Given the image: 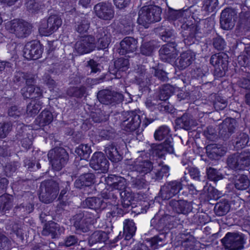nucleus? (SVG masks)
I'll return each instance as SVG.
<instances>
[{
  "label": "nucleus",
  "mask_w": 250,
  "mask_h": 250,
  "mask_svg": "<svg viewBox=\"0 0 250 250\" xmlns=\"http://www.w3.org/2000/svg\"><path fill=\"white\" fill-rule=\"evenodd\" d=\"M37 76L36 74L29 72L18 71L15 72L13 78V83L22 86L25 84L26 87L21 89V93L25 98H29L36 100L42 96V91L40 87L35 86Z\"/></svg>",
  "instance_id": "f257e3e1"
},
{
  "label": "nucleus",
  "mask_w": 250,
  "mask_h": 250,
  "mask_svg": "<svg viewBox=\"0 0 250 250\" xmlns=\"http://www.w3.org/2000/svg\"><path fill=\"white\" fill-rule=\"evenodd\" d=\"M154 137L156 141L165 140L161 144L151 145L153 154L159 158H162L167 153L174 152L173 139L170 134V129L167 126L159 127L155 132Z\"/></svg>",
  "instance_id": "f03ea898"
},
{
  "label": "nucleus",
  "mask_w": 250,
  "mask_h": 250,
  "mask_svg": "<svg viewBox=\"0 0 250 250\" xmlns=\"http://www.w3.org/2000/svg\"><path fill=\"white\" fill-rule=\"evenodd\" d=\"M156 119V116L152 118L145 116L141 125L142 120L141 116L135 111L124 112L122 119V126L124 130L129 132H134L136 135L140 134L144 128Z\"/></svg>",
  "instance_id": "7ed1b4c3"
},
{
  "label": "nucleus",
  "mask_w": 250,
  "mask_h": 250,
  "mask_svg": "<svg viewBox=\"0 0 250 250\" xmlns=\"http://www.w3.org/2000/svg\"><path fill=\"white\" fill-rule=\"evenodd\" d=\"M161 8L157 6L149 5L143 6L139 11L138 23L147 27L151 23L161 20Z\"/></svg>",
  "instance_id": "20e7f679"
},
{
  "label": "nucleus",
  "mask_w": 250,
  "mask_h": 250,
  "mask_svg": "<svg viewBox=\"0 0 250 250\" xmlns=\"http://www.w3.org/2000/svg\"><path fill=\"white\" fill-rule=\"evenodd\" d=\"M59 190V184L53 180L42 181L40 187L39 198L45 204L52 203L57 197Z\"/></svg>",
  "instance_id": "39448f33"
},
{
  "label": "nucleus",
  "mask_w": 250,
  "mask_h": 250,
  "mask_svg": "<svg viewBox=\"0 0 250 250\" xmlns=\"http://www.w3.org/2000/svg\"><path fill=\"white\" fill-rule=\"evenodd\" d=\"M47 155L53 169L56 171L61 170L69 160L68 153L62 147H55L51 149Z\"/></svg>",
  "instance_id": "423d86ee"
},
{
  "label": "nucleus",
  "mask_w": 250,
  "mask_h": 250,
  "mask_svg": "<svg viewBox=\"0 0 250 250\" xmlns=\"http://www.w3.org/2000/svg\"><path fill=\"white\" fill-rule=\"evenodd\" d=\"M5 26L10 33L19 38H25L29 36L32 29L30 23L20 19H15L8 22Z\"/></svg>",
  "instance_id": "0eeeda50"
},
{
  "label": "nucleus",
  "mask_w": 250,
  "mask_h": 250,
  "mask_svg": "<svg viewBox=\"0 0 250 250\" xmlns=\"http://www.w3.org/2000/svg\"><path fill=\"white\" fill-rule=\"evenodd\" d=\"M184 181H188L186 176H183L180 181L167 182L161 187L159 192L160 197L163 200H168L174 196L182 189Z\"/></svg>",
  "instance_id": "6e6552de"
},
{
  "label": "nucleus",
  "mask_w": 250,
  "mask_h": 250,
  "mask_svg": "<svg viewBox=\"0 0 250 250\" xmlns=\"http://www.w3.org/2000/svg\"><path fill=\"white\" fill-rule=\"evenodd\" d=\"M225 250H241L244 248L245 239L242 234L238 232H228L221 239Z\"/></svg>",
  "instance_id": "1a4fd4ad"
},
{
  "label": "nucleus",
  "mask_w": 250,
  "mask_h": 250,
  "mask_svg": "<svg viewBox=\"0 0 250 250\" xmlns=\"http://www.w3.org/2000/svg\"><path fill=\"white\" fill-rule=\"evenodd\" d=\"M89 165L94 170L105 173L108 170L109 163L103 152H96L90 160Z\"/></svg>",
  "instance_id": "9d476101"
},
{
  "label": "nucleus",
  "mask_w": 250,
  "mask_h": 250,
  "mask_svg": "<svg viewBox=\"0 0 250 250\" xmlns=\"http://www.w3.org/2000/svg\"><path fill=\"white\" fill-rule=\"evenodd\" d=\"M97 98L104 104H115L120 103L123 100L122 94L108 89H103L97 93Z\"/></svg>",
  "instance_id": "9b49d317"
},
{
  "label": "nucleus",
  "mask_w": 250,
  "mask_h": 250,
  "mask_svg": "<svg viewBox=\"0 0 250 250\" xmlns=\"http://www.w3.org/2000/svg\"><path fill=\"white\" fill-rule=\"evenodd\" d=\"M236 13L235 11L230 8L224 9L220 16V25L221 28L224 30L232 29L235 23Z\"/></svg>",
  "instance_id": "f8f14e48"
},
{
  "label": "nucleus",
  "mask_w": 250,
  "mask_h": 250,
  "mask_svg": "<svg viewBox=\"0 0 250 250\" xmlns=\"http://www.w3.org/2000/svg\"><path fill=\"white\" fill-rule=\"evenodd\" d=\"M94 10L96 15L103 20H110L114 16V8L111 4L108 2H99L94 6Z\"/></svg>",
  "instance_id": "ddd939ff"
},
{
  "label": "nucleus",
  "mask_w": 250,
  "mask_h": 250,
  "mask_svg": "<svg viewBox=\"0 0 250 250\" xmlns=\"http://www.w3.org/2000/svg\"><path fill=\"white\" fill-rule=\"evenodd\" d=\"M62 23V20L58 16L51 15L48 18L46 22L42 23L39 30L44 35L48 36L57 30Z\"/></svg>",
  "instance_id": "4468645a"
},
{
  "label": "nucleus",
  "mask_w": 250,
  "mask_h": 250,
  "mask_svg": "<svg viewBox=\"0 0 250 250\" xmlns=\"http://www.w3.org/2000/svg\"><path fill=\"white\" fill-rule=\"evenodd\" d=\"M177 43L175 41L163 45L159 50L160 59L164 62H170L178 56Z\"/></svg>",
  "instance_id": "2eb2a0df"
},
{
  "label": "nucleus",
  "mask_w": 250,
  "mask_h": 250,
  "mask_svg": "<svg viewBox=\"0 0 250 250\" xmlns=\"http://www.w3.org/2000/svg\"><path fill=\"white\" fill-rule=\"evenodd\" d=\"M42 50L39 42L34 41L26 44L23 49V55L27 59L37 60L41 57Z\"/></svg>",
  "instance_id": "dca6fc26"
},
{
  "label": "nucleus",
  "mask_w": 250,
  "mask_h": 250,
  "mask_svg": "<svg viewBox=\"0 0 250 250\" xmlns=\"http://www.w3.org/2000/svg\"><path fill=\"white\" fill-rule=\"evenodd\" d=\"M96 47L95 39L92 36H86L78 41L75 44L76 51L80 54L90 53Z\"/></svg>",
  "instance_id": "f3484780"
},
{
  "label": "nucleus",
  "mask_w": 250,
  "mask_h": 250,
  "mask_svg": "<svg viewBox=\"0 0 250 250\" xmlns=\"http://www.w3.org/2000/svg\"><path fill=\"white\" fill-rule=\"evenodd\" d=\"M94 38L96 40V47L98 50L108 47L110 42V35L104 27H98L94 32Z\"/></svg>",
  "instance_id": "a211bd4d"
},
{
  "label": "nucleus",
  "mask_w": 250,
  "mask_h": 250,
  "mask_svg": "<svg viewBox=\"0 0 250 250\" xmlns=\"http://www.w3.org/2000/svg\"><path fill=\"white\" fill-rule=\"evenodd\" d=\"M168 205L178 214H188L193 208L191 202L185 200L172 199L169 201Z\"/></svg>",
  "instance_id": "6ab92c4d"
},
{
  "label": "nucleus",
  "mask_w": 250,
  "mask_h": 250,
  "mask_svg": "<svg viewBox=\"0 0 250 250\" xmlns=\"http://www.w3.org/2000/svg\"><path fill=\"white\" fill-rule=\"evenodd\" d=\"M150 68L146 69L144 65H138L135 71V80L141 86H146L151 83V71Z\"/></svg>",
  "instance_id": "aec40b11"
},
{
  "label": "nucleus",
  "mask_w": 250,
  "mask_h": 250,
  "mask_svg": "<svg viewBox=\"0 0 250 250\" xmlns=\"http://www.w3.org/2000/svg\"><path fill=\"white\" fill-rule=\"evenodd\" d=\"M195 59L194 53L190 50L184 52L175 61V66L180 70H183L190 65Z\"/></svg>",
  "instance_id": "412c9836"
},
{
  "label": "nucleus",
  "mask_w": 250,
  "mask_h": 250,
  "mask_svg": "<svg viewBox=\"0 0 250 250\" xmlns=\"http://www.w3.org/2000/svg\"><path fill=\"white\" fill-rule=\"evenodd\" d=\"M29 129L27 130L26 127L20 125L18 127L17 133L16 135L17 139L20 141L22 147L26 149H30L32 145L33 136Z\"/></svg>",
  "instance_id": "4be33fe9"
},
{
  "label": "nucleus",
  "mask_w": 250,
  "mask_h": 250,
  "mask_svg": "<svg viewBox=\"0 0 250 250\" xmlns=\"http://www.w3.org/2000/svg\"><path fill=\"white\" fill-rule=\"evenodd\" d=\"M175 123L180 128L188 131L192 129L198 125L197 121L189 113H185L177 118Z\"/></svg>",
  "instance_id": "5701e85b"
},
{
  "label": "nucleus",
  "mask_w": 250,
  "mask_h": 250,
  "mask_svg": "<svg viewBox=\"0 0 250 250\" xmlns=\"http://www.w3.org/2000/svg\"><path fill=\"white\" fill-rule=\"evenodd\" d=\"M83 205L99 212L107 207V202L102 198L92 197L86 198L83 202Z\"/></svg>",
  "instance_id": "b1692460"
},
{
  "label": "nucleus",
  "mask_w": 250,
  "mask_h": 250,
  "mask_svg": "<svg viewBox=\"0 0 250 250\" xmlns=\"http://www.w3.org/2000/svg\"><path fill=\"white\" fill-rule=\"evenodd\" d=\"M183 29L182 34L184 36L185 43L190 45L196 41L195 34L197 32V26L195 24L184 23L181 26Z\"/></svg>",
  "instance_id": "393cba45"
},
{
  "label": "nucleus",
  "mask_w": 250,
  "mask_h": 250,
  "mask_svg": "<svg viewBox=\"0 0 250 250\" xmlns=\"http://www.w3.org/2000/svg\"><path fill=\"white\" fill-rule=\"evenodd\" d=\"M137 40L134 38L125 37L120 42L119 53L124 55L129 53L134 52L137 48Z\"/></svg>",
  "instance_id": "a878e982"
},
{
  "label": "nucleus",
  "mask_w": 250,
  "mask_h": 250,
  "mask_svg": "<svg viewBox=\"0 0 250 250\" xmlns=\"http://www.w3.org/2000/svg\"><path fill=\"white\" fill-rule=\"evenodd\" d=\"M105 182L112 189L125 191L126 187L125 179L115 175H109L105 178Z\"/></svg>",
  "instance_id": "bb28decb"
},
{
  "label": "nucleus",
  "mask_w": 250,
  "mask_h": 250,
  "mask_svg": "<svg viewBox=\"0 0 250 250\" xmlns=\"http://www.w3.org/2000/svg\"><path fill=\"white\" fill-rule=\"evenodd\" d=\"M208 157L212 160H218L226 152V148L220 145L209 144L206 147Z\"/></svg>",
  "instance_id": "cd10ccee"
},
{
  "label": "nucleus",
  "mask_w": 250,
  "mask_h": 250,
  "mask_svg": "<svg viewBox=\"0 0 250 250\" xmlns=\"http://www.w3.org/2000/svg\"><path fill=\"white\" fill-rule=\"evenodd\" d=\"M104 151L108 158L112 162L117 163L123 159L122 155L113 143L106 145Z\"/></svg>",
  "instance_id": "c85d7f7f"
},
{
  "label": "nucleus",
  "mask_w": 250,
  "mask_h": 250,
  "mask_svg": "<svg viewBox=\"0 0 250 250\" xmlns=\"http://www.w3.org/2000/svg\"><path fill=\"white\" fill-rule=\"evenodd\" d=\"M134 170L137 172L145 175L152 172L153 163L148 160H142L138 158L133 166Z\"/></svg>",
  "instance_id": "c756f323"
},
{
  "label": "nucleus",
  "mask_w": 250,
  "mask_h": 250,
  "mask_svg": "<svg viewBox=\"0 0 250 250\" xmlns=\"http://www.w3.org/2000/svg\"><path fill=\"white\" fill-rule=\"evenodd\" d=\"M129 60L124 58H120L116 60L113 65H110L109 71L110 73L117 76L118 73L125 71L129 68Z\"/></svg>",
  "instance_id": "7c9ffc66"
},
{
  "label": "nucleus",
  "mask_w": 250,
  "mask_h": 250,
  "mask_svg": "<svg viewBox=\"0 0 250 250\" xmlns=\"http://www.w3.org/2000/svg\"><path fill=\"white\" fill-rule=\"evenodd\" d=\"M232 143L237 149H241L250 145V138L247 133L238 132L233 137Z\"/></svg>",
  "instance_id": "2f4dec72"
},
{
  "label": "nucleus",
  "mask_w": 250,
  "mask_h": 250,
  "mask_svg": "<svg viewBox=\"0 0 250 250\" xmlns=\"http://www.w3.org/2000/svg\"><path fill=\"white\" fill-rule=\"evenodd\" d=\"M61 229L58 224L51 221L46 224L42 231V234L50 236L52 238L58 237L61 233Z\"/></svg>",
  "instance_id": "473e14b6"
},
{
  "label": "nucleus",
  "mask_w": 250,
  "mask_h": 250,
  "mask_svg": "<svg viewBox=\"0 0 250 250\" xmlns=\"http://www.w3.org/2000/svg\"><path fill=\"white\" fill-rule=\"evenodd\" d=\"M169 167L166 165H163L160 163L158 167L155 168L150 174L152 179L159 181L164 177H167L169 175Z\"/></svg>",
  "instance_id": "72a5a7b5"
},
{
  "label": "nucleus",
  "mask_w": 250,
  "mask_h": 250,
  "mask_svg": "<svg viewBox=\"0 0 250 250\" xmlns=\"http://www.w3.org/2000/svg\"><path fill=\"white\" fill-rule=\"evenodd\" d=\"M233 183L234 187L240 190H246L250 186V181L248 176L245 174L234 175Z\"/></svg>",
  "instance_id": "f704fd0d"
},
{
  "label": "nucleus",
  "mask_w": 250,
  "mask_h": 250,
  "mask_svg": "<svg viewBox=\"0 0 250 250\" xmlns=\"http://www.w3.org/2000/svg\"><path fill=\"white\" fill-rule=\"evenodd\" d=\"M108 239V234L103 231L94 232L88 239V244L92 247L95 244H102L104 243Z\"/></svg>",
  "instance_id": "c9c22d12"
},
{
  "label": "nucleus",
  "mask_w": 250,
  "mask_h": 250,
  "mask_svg": "<svg viewBox=\"0 0 250 250\" xmlns=\"http://www.w3.org/2000/svg\"><path fill=\"white\" fill-rule=\"evenodd\" d=\"M84 213L80 211L73 217V225L76 229L83 232L87 231L88 229L85 219L84 218Z\"/></svg>",
  "instance_id": "e433bc0d"
},
{
  "label": "nucleus",
  "mask_w": 250,
  "mask_h": 250,
  "mask_svg": "<svg viewBox=\"0 0 250 250\" xmlns=\"http://www.w3.org/2000/svg\"><path fill=\"white\" fill-rule=\"evenodd\" d=\"M90 19L87 15H84L79 18L75 22V30L80 34L87 32L90 27Z\"/></svg>",
  "instance_id": "4c0bfd02"
},
{
  "label": "nucleus",
  "mask_w": 250,
  "mask_h": 250,
  "mask_svg": "<svg viewBox=\"0 0 250 250\" xmlns=\"http://www.w3.org/2000/svg\"><path fill=\"white\" fill-rule=\"evenodd\" d=\"M53 116L52 113L47 110H43L35 121L36 125L43 127L50 124L53 121Z\"/></svg>",
  "instance_id": "58836bf2"
},
{
  "label": "nucleus",
  "mask_w": 250,
  "mask_h": 250,
  "mask_svg": "<svg viewBox=\"0 0 250 250\" xmlns=\"http://www.w3.org/2000/svg\"><path fill=\"white\" fill-rule=\"evenodd\" d=\"M169 217L168 215L163 216L160 218L155 217L151 220V226L160 232H167L166 231L168 230V228L167 226Z\"/></svg>",
  "instance_id": "ea45409f"
},
{
  "label": "nucleus",
  "mask_w": 250,
  "mask_h": 250,
  "mask_svg": "<svg viewBox=\"0 0 250 250\" xmlns=\"http://www.w3.org/2000/svg\"><path fill=\"white\" fill-rule=\"evenodd\" d=\"M228 55L223 53L215 54L211 56L210 63L214 67H226L228 66Z\"/></svg>",
  "instance_id": "a19ab883"
},
{
  "label": "nucleus",
  "mask_w": 250,
  "mask_h": 250,
  "mask_svg": "<svg viewBox=\"0 0 250 250\" xmlns=\"http://www.w3.org/2000/svg\"><path fill=\"white\" fill-rule=\"evenodd\" d=\"M136 227L132 220L125 219L124 222L123 234L125 239L130 240L135 234Z\"/></svg>",
  "instance_id": "79ce46f5"
},
{
  "label": "nucleus",
  "mask_w": 250,
  "mask_h": 250,
  "mask_svg": "<svg viewBox=\"0 0 250 250\" xmlns=\"http://www.w3.org/2000/svg\"><path fill=\"white\" fill-rule=\"evenodd\" d=\"M34 210V205L28 203L21 204L14 208V213L19 217H24L30 213Z\"/></svg>",
  "instance_id": "37998d69"
},
{
  "label": "nucleus",
  "mask_w": 250,
  "mask_h": 250,
  "mask_svg": "<svg viewBox=\"0 0 250 250\" xmlns=\"http://www.w3.org/2000/svg\"><path fill=\"white\" fill-rule=\"evenodd\" d=\"M120 23V31L123 34L129 35L132 32L134 25L130 16H125L121 20Z\"/></svg>",
  "instance_id": "c03bdc74"
},
{
  "label": "nucleus",
  "mask_w": 250,
  "mask_h": 250,
  "mask_svg": "<svg viewBox=\"0 0 250 250\" xmlns=\"http://www.w3.org/2000/svg\"><path fill=\"white\" fill-rule=\"evenodd\" d=\"M185 11L175 10L171 8L168 9L167 13V19L170 21H178L181 22V21L186 17Z\"/></svg>",
  "instance_id": "a18cd8bd"
},
{
  "label": "nucleus",
  "mask_w": 250,
  "mask_h": 250,
  "mask_svg": "<svg viewBox=\"0 0 250 250\" xmlns=\"http://www.w3.org/2000/svg\"><path fill=\"white\" fill-rule=\"evenodd\" d=\"M121 198L122 199V204L119 205L122 208V210L124 211V213L128 212L130 208H131V200L132 199V197L131 196L129 192L126 190L123 191L120 193Z\"/></svg>",
  "instance_id": "49530a36"
},
{
  "label": "nucleus",
  "mask_w": 250,
  "mask_h": 250,
  "mask_svg": "<svg viewBox=\"0 0 250 250\" xmlns=\"http://www.w3.org/2000/svg\"><path fill=\"white\" fill-rule=\"evenodd\" d=\"M158 30L162 40L168 43L171 42V40L174 39L176 37V33L172 29L166 28L162 26Z\"/></svg>",
  "instance_id": "de8ad7c7"
},
{
  "label": "nucleus",
  "mask_w": 250,
  "mask_h": 250,
  "mask_svg": "<svg viewBox=\"0 0 250 250\" xmlns=\"http://www.w3.org/2000/svg\"><path fill=\"white\" fill-rule=\"evenodd\" d=\"M230 206L228 201L224 200L215 204L214 210L216 215L222 216L229 211Z\"/></svg>",
  "instance_id": "09e8293b"
},
{
  "label": "nucleus",
  "mask_w": 250,
  "mask_h": 250,
  "mask_svg": "<svg viewBox=\"0 0 250 250\" xmlns=\"http://www.w3.org/2000/svg\"><path fill=\"white\" fill-rule=\"evenodd\" d=\"M174 87L170 84H164L160 88L158 98L159 101L167 100L173 93Z\"/></svg>",
  "instance_id": "8fccbe9b"
},
{
  "label": "nucleus",
  "mask_w": 250,
  "mask_h": 250,
  "mask_svg": "<svg viewBox=\"0 0 250 250\" xmlns=\"http://www.w3.org/2000/svg\"><path fill=\"white\" fill-rule=\"evenodd\" d=\"M227 166L231 169L234 170H241V167L239 165L238 159V153H235L229 155L226 160Z\"/></svg>",
  "instance_id": "3c124183"
},
{
  "label": "nucleus",
  "mask_w": 250,
  "mask_h": 250,
  "mask_svg": "<svg viewBox=\"0 0 250 250\" xmlns=\"http://www.w3.org/2000/svg\"><path fill=\"white\" fill-rule=\"evenodd\" d=\"M86 93V89L85 86L70 87L66 91L67 95L70 97H74L77 98H81Z\"/></svg>",
  "instance_id": "603ef678"
},
{
  "label": "nucleus",
  "mask_w": 250,
  "mask_h": 250,
  "mask_svg": "<svg viewBox=\"0 0 250 250\" xmlns=\"http://www.w3.org/2000/svg\"><path fill=\"white\" fill-rule=\"evenodd\" d=\"M13 200V197L9 195L4 194L0 196V201L1 202L0 208L2 212L9 210L12 208Z\"/></svg>",
  "instance_id": "864d4df0"
},
{
  "label": "nucleus",
  "mask_w": 250,
  "mask_h": 250,
  "mask_svg": "<svg viewBox=\"0 0 250 250\" xmlns=\"http://www.w3.org/2000/svg\"><path fill=\"white\" fill-rule=\"evenodd\" d=\"M155 49V46L153 42H145L140 47V53L143 55L150 56L152 55Z\"/></svg>",
  "instance_id": "5fc2aeb1"
},
{
  "label": "nucleus",
  "mask_w": 250,
  "mask_h": 250,
  "mask_svg": "<svg viewBox=\"0 0 250 250\" xmlns=\"http://www.w3.org/2000/svg\"><path fill=\"white\" fill-rule=\"evenodd\" d=\"M75 152L81 157V159H86L91 153L90 146L88 145H80L75 149Z\"/></svg>",
  "instance_id": "6e6d98bb"
},
{
  "label": "nucleus",
  "mask_w": 250,
  "mask_h": 250,
  "mask_svg": "<svg viewBox=\"0 0 250 250\" xmlns=\"http://www.w3.org/2000/svg\"><path fill=\"white\" fill-rule=\"evenodd\" d=\"M130 184L132 188L137 190L146 188L147 186L146 181L141 177H132Z\"/></svg>",
  "instance_id": "4d7b16f0"
},
{
  "label": "nucleus",
  "mask_w": 250,
  "mask_h": 250,
  "mask_svg": "<svg viewBox=\"0 0 250 250\" xmlns=\"http://www.w3.org/2000/svg\"><path fill=\"white\" fill-rule=\"evenodd\" d=\"M106 116L104 115V112L100 109H97L94 111H92L89 117V120L94 123H101L106 121Z\"/></svg>",
  "instance_id": "13d9d810"
},
{
  "label": "nucleus",
  "mask_w": 250,
  "mask_h": 250,
  "mask_svg": "<svg viewBox=\"0 0 250 250\" xmlns=\"http://www.w3.org/2000/svg\"><path fill=\"white\" fill-rule=\"evenodd\" d=\"M238 159L241 170L244 169L245 167L250 166V151H244L240 153H238Z\"/></svg>",
  "instance_id": "bf43d9fd"
},
{
  "label": "nucleus",
  "mask_w": 250,
  "mask_h": 250,
  "mask_svg": "<svg viewBox=\"0 0 250 250\" xmlns=\"http://www.w3.org/2000/svg\"><path fill=\"white\" fill-rule=\"evenodd\" d=\"M167 232H162L151 239V244L153 246H162L167 243Z\"/></svg>",
  "instance_id": "052dcab7"
},
{
  "label": "nucleus",
  "mask_w": 250,
  "mask_h": 250,
  "mask_svg": "<svg viewBox=\"0 0 250 250\" xmlns=\"http://www.w3.org/2000/svg\"><path fill=\"white\" fill-rule=\"evenodd\" d=\"M206 171L208 178L214 182L220 180L224 177L223 175L218 170L212 167H207Z\"/></svg>",
  "instance_id": "680f3d73"
},
{
  "label": "nucleus",
  "mask_w": 250,
  "mask_h": 250,
  "mask_svg": "<svg viewBox=\"0 0 250 250\" xmlns=\"http://www.w3.org/2000/svg\"><path fill=\"white\" fill-rule=\"evenodd\" d=\"M238 85L242 88L250 90V70L243 71L242 78L238 81Z\"/></svg>",
  "instance_id": "e2e57ef3"
},
{
  "label": "nucleus",
  "mask_w": 250,
  "mask_h": 250,
  "mask_svg": "<svg viewBox=\"0 0 250 250\" xmlns=\"http://www.w3.org/2000/svg\"><path fill=\"white\" fill-rule=\"evenodd\" d=\"M41 109L40 102L33 100L27 105L26 112L28 115L33 116L38 113Z\"/></svg>",
  "instance_id": "0e129e2a"
},
{
  "label": "nucleus",
  "mask_w": 250,
  "mask_h": 250,
  "mask_svg": "<svg viewBox=\"0 0 250 250\" xmlns=\"http://www.w3.org/2000/svg\"><path fill=\"white\" fill-rule=\"evenodd\" d=\"M203 9L208 12H212L218 5V0H203Z\"/></svg>",
  "instance_id": "69168bd1"
},
{
  "label": "nucleus",
  "mask_w": 250,
  "mask_h": 250,
  "mask_svg": "<svg viewBox=\"0 0 250 250\" xmlns=\"http://www.w3.org/2000/svg\"><path fill=\"white\" fill-rule=\"evenodd\" d=\"M213 104L216 110H223L227 107L228 104L226 100L219 95H214Z\"/></svg>",
  "instance_id": "338daca9"
},
{
  "label": "nucleus",
  "mask_w": 250,
  "mask_h": 250,
  "mask_svg": "<svg viewBox=\"0 0 250 250\" xmlns=\"http://www.w3.org/2000/svg\"><path fill=\"white\" fill-rule=\"evenodd\" d=\"M150 71H151V75L153 74L154 76L160 81L164 82L168 80L167 73L162 69L153 67L150 68Z\"/></svg>",
  "instance_id": "774afa93"
}]
</instances>
